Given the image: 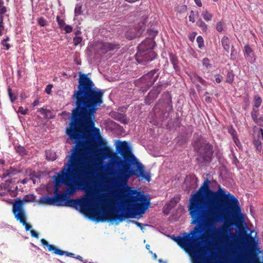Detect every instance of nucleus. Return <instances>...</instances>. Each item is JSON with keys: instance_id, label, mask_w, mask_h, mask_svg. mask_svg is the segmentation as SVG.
<instances>
[{"instance_id": "obj_1", "label": "nucleus", "mask_w": 263, "mask_h": 263, "mask_svg": "<svg viewBox=\"0 0 263 263\" xmlns=\"http://www.w3.org/2000/svg\"><path fill=\"white\" fill-rule=\"evenodd\" d=\"M210 181L206 179L196 193L191 195L189 212L191 224H196L183 237L173 236V239L191 255L196 257L194 263H202L206 254L199 245L202 233L206 228V236L219 242L229 241L228 231L224 227L213 229L215 223L227 220L230 215L237 217L241 213L238 199L230 193L226 194L221 189L217 191L210 187Z\"/></svg>"}, {"instance_id": "obj_2", "label": "nucleus", "mask_w": 263, "mask_h": 263, "mask_svg": "<svg viewBox=\"0 0 263 263\" xmlns=\"http://www.w3.org/2000/svg\"><path fill=\"white\" fill-rule=\"evenodd\" d=\"M104 91L96 86H78L74 91L72 99L75 107L71 110L69 127L66 134L74 140L75 145L65 167L55 178L56 185L62 183L67 185V195H72L79 187L88 189V179L92 174V167L84 162L86 147L82 141L83 135L94 130L99 135V129L95 126V114L98 106L103 103Z\"/></svg>"}, {"instance_id": "obj_3", "label": "nucleus", "mask_w": 263, "mask_h": 263, "mask_svg": "<svg viewBox=\"0 0 263 263\" xmlns=\"http://www.w3.org/2000/svg\"><path fill=\"white\" fill-rule=\"evenodd\" d=\"M116 151L123 157L124 161L108 147H104L102 152L105 157L112 159L118 166H122L118 172L109 173V180L112 185L120 189L116 198L122 207V212L118 213L116 209L111 206L107 210L102 208L103 214L101 220L103 222L106 220L121 222L125 218H134L137 215L144 214L151 204L149 198L143 193L133 190L127 185L129 179L133 176L141 177L149 182L150 173L145 172L144 166L132 154L126 141L119 142Z\"/></svg>"}, {"instance_id": "obj_4", "label": "nucleus", "mask_w": 263, "mask_h": 263, "mask_svg": "<svg viewBox=\"0 0 263 263\" xmlns=\"http://www.w3.org/2000/svg\"><path fill=\"white\" fill-rule=\"evenodd\" d=\"M84 191L86 192L85 196L77 199H70L65 194V199L60 201V206L72 207L77 210L80 208L81 212L89 216L93 215L98 206V204L94 203L93 200L95 190L92 187H88L84 188Z\"/></svg>"}, {"instance_id": "obj_5", "label": "nucleus", "mask_w": 263, "mask_h": 263, "mask_svg": "<svg viewBox=\"0 0 263 263\" xmlns=\"http://www.w3.org/2000/svg\"><path fill=\"white\" fill-rule=\"evenodd\" d=\"M155 42L152 38H146L138 46L136 60L139 63L152 61L156 58L157 54L152 50Z\"/></svg>"}, {"instance_id": "obj_6", "label": "nucleus", "mask_w": 263, "mask_h": 263, "mask_svg": "<svg viewBox=\"0 0 263 263\" xmlns=\"http://www.w3.org/2000/svg\"><path fill=\"white\" fill-rule=\"evenodd\" d=\"M193 147L199 156L197 160L201 163L211 161L214 153L213 145L205 139L201 138L199 141H195Z\"/></svg>"}, {"instance_id": "obj_7", "label": "nucleus", "mask_w": 263, "mask_h": 263, "mask_svg": "<svg viewBox=\"0 0 263 263\" xmlns=\"http://www.w3.org/2000/svg\"><path fill=\"white\" fill-rule=\"evenodd\" d=\"M158 71V69L152 70L140 79L138 84L143 92L146 91L156 81L159 77V74L157 73Z\"/></svg>"}, {"instance_id": "obj_8", "label": "nucleus", "mask_w": 263, "mask_h": 263, "mask_svg": "<svg viewBox=\"0 0 263 263\" xmlns=\"http://www.w3.org/2000/svg\"><path fill=\"white\" fill-rule=\"evenodd\" d=\"M21 204L22 203H20L17 205H14V213H13L15 218L25 226L26 231H29L31 230L32 226L26 221L25 212L22 209Z\"/></svg>"}, {"instance_id": "obj_9", "label": "nucleus", "mask_w": 263, "mask_h": 263, "mask_svg": "<svg viewBox=\"0 0 263 263\" xmlns=\"http://www.w3.org/2000/svg\"><path fill=\"white\" fill-rule=\"evenodd\" d=\"M55 194V197L46 196L41 197L39 199V202L47 205H56L60 206V201L65 199V194H58L56 191Z\"/></svg>"}, {"instance_id": "obj_10", "label": "nucleus", "mask_w": 263, "mask_h": 263, "mask_svg": "<svg viewBox=\"0 0 263 263\" xmlns=\"http://www.w3.org/2000/svg\"><path fill=\"white\" fill-rule=\"evenodd\" d=\"M41 242L43 246L47 247L49 251H53V253H54L56 255L62 256L65 254L67 256H71L73 258H74V254L72 253L65 252L64 251H62L59 249V248H57L56 247L49 244V243L44 238H42L41 240Z\"/></svg>"}, {"instance_id": "obj_11", "label": "nucleus", "mask_w": 263, "mask_h": 263, "mask_svg": "<svg viewBox=\"0 0 263 263\" xmlns=\"http://www.w3.org/2000/svg\"><path fill=\"white\" fill-rule=\"evenodd\" d=\"M120 48V44L117 43H110L109 42L102 43L101 44L100 49L102 53H105L108 51H113Z\"/></svg>"}, {"instance_id": "obj_12", "label": "nucleus", "mask_w": 263, "mask_h": 263, "mask_svg": "<svg viewBox=\"0 0 263 263\" xmlns=\"http://www.w3.org/2000/svg\"><path fill=\"white\" fill-rule=\"evenodd\" d=\"M34 196L33 195H25L23 200H21L20 198H17L15 200L14 203L13 204L12 207V212L14 213V205H17L20 203L21 204V208L23 210H24L23 208V205L25 202H32L34 200Z\"/></svg>"}, {"instance_id": "obj_13", "label": "nucleus", "mask_w": 263, "mask_h": 263, "mask_svg": "<svg viewBox=\"0 0 263 263\" xmlns=\"http://www.w3.org/2000/svg\"><path fill=\"white\" fill-rule=\"evenodd\" d=\"M143 27L144 24H142V27H141L138 31H136V29L135 28L129 29L125 34L126 38L129 40H132L135 37L140 36L142 33V31L144 30V28L142 29Z\"/></svg>"}, {"instance_id": "obj_14", "label": "nucleus", "mask_w": 263, "mask_h": 263, "mask_svg": "<svg viewBox=\"0 0 263 263\" xmlns=\"http://www.w3.org/2000/svg\"><path fill=\"white\" fill-rule=\"evenodd\" d=\"M260 139H263V129L262 128H260L258 133V139H254L253 141V143L256 147V148L258 151H260L261 150V142Z\"/></svg>"}, {"instance_id": "obj_15", "label": "nucleus", "mask_w": 263, "mask_h": 263, "mask_svg": "<svg viewBox=\"0 0 263 263\" xmlns=\"http://www.w3.org/2000/svg\"><path fill=\"white\" fill-rule=\"evenodd\" d=\"M221 44L223 49L227 52L229 53L231 48L230 39L227 36H224L221 39Z\"/></svg>"}, {"instance_id": "obj_16", "label": "nucleus", "mask_w": 263, "mask_h": 263, "mask_svg": "<svg viewBox=\"0 0 263 263\" xmlns=\"http://www.w3.org/2000/svg\"><path fill=\"white\" fill-rule=\"evenodd\" d=\"M161 89V86L160 85L158 86L156 88H154L153 90L148 93L149 97L153 99H156L159 95Z\"/></svg>"}, {"instance_id": "obj_17", "label": "nucleus", "mask_w": 263, "mask_h": 263, "mask_svg": "<svg viewBox=\"0 0 263 263\" xmlns=\"http://www.w3.org/2000/svg\"><path fill=\"white\" fill-rule=\"evenodd\" d=\"M17 172V170L13 168L12 167H10L9 169L6 170L4 171L2 175V178L4 179L8 177L11 176L12 175L16 174Z\"/></svg>"}, {"instance_id": "obj_18", "label": "nucleus", "mask_w": 263, "mask_h": 263, "mask_svg": "<svg viewBox=\"0 0 263 263\" xmlns=\"http://www.w3.org/2000/svg\"><path fill=\"white\" fill-rule=\"evenodd\" d=\"M10 39L8 36H6V38L2 40L1 42V46L3 47V49L6 50H8L10 49L11 46L9 43Z\"/></svg>"}, {"instance_id": "obj_19", "label": "nucleus", "mask_w": 263, "mask_h": 263, "mask_svg": "<svg viewBox=\"0 0 263 263\" xmlns=\"http://www.w3.org/2000/svg\"><path fill=\"white\" fill-rule=\"evenodd\" d=\"M245 57L247 59L251 58L254 55L253 51L250 46L248 45H246L244 47Z\"/></svg>"}, {"instance_id": "obj_20", "label": "nucleus", "mask_w": 263, "mask_h": 263, "mask_svg": "<svg viewBox=\"0 0 263 263\" xmlns=\"http://www.w3.org/2000/svg\"><path fill=\"white\" fill-rule=\"evenodd\" d=\"M254 105L253 107L258 108L261 104L262 99L261 98L258 96H255L253 99Z\"/></svg>"}, {"instance_id": "obj_21", "label": "nucleus", "mask_w": 263, "mask_h": 263, "mask_svg": "<svg viewBox=\"0 0 263 263\" xmlns=\"http://www.w3.org/2000/svg\"><path fill=\"white\" fill-rule=\"evenodd\" d=\"M248 257L252 260V263H263V261H261L259 260L258 257L256 255V254L250 251V254L248 256Z\"/></svg>"}, {"instance_id": "obj_22", "label": "nucleus", "mask_w": 263, "mask_h": 263, "mask_svg": "<svg viewBox=\"0 0 263 263\" xmlns=\"http://www.w3.org/2000/svg\"><path fill=\"white\" fill-rule=\"evenodd\" d=\"M170 59L171 63L173 64V67L175 69H177L178 67V59L176 56L171 53L170 54Z\"/></svg>"}, {"instance_id": "obj_23", "label": "nucleus", "mask_w": 263, "mask_h": 263, "mask_svg": "<svg viewBox=\"0 0 263 263\" xmlns=\"http://www.w3.org/2000/svg\"><path fill=\"white\" fill-rule=\"evenodd\" d=\"M234 77L235 75L232 70L228 71L226 76V82L230 84L232 83L234 80Z\"/></svg>"}, {"instance_id": "obj_24", "label": "nucleus", "mask_w": 263, "mask_h": 263, "mask_svg": "<svg viewBox=\"0 0 263 263\" xmlns=\"http://www.w3.org/2000/svg\"><path fill=\"white\" fill-rule=\"evenodd\" d=\"M15 149L17 153H18L21 156H24L27 154L26 149L22 146H15Z\"/></svg>"}, {"instance_id": "obj_25", "label": "nucleus", "mask_w": 263, "mask_h": 263, "mask_svg": "<svg viewBox=\"0 0 263 263\" xmlns=\"http://www.w3.org/2000/svg\"><path fill=\"white\" fill-rule=\"evenodd\" d=\"M201 15L204 20L207 22L211 21L213 17V15L207 10L203 11L201 13Z\"/></svg>"}, {"instance_id": "obj_26", "label": "nucleus", "mask_w": 263, "mask_h": 263, "mask_svg": "<svg viewBox=\"0 0 263 263\" xmlns=\"http://www.w3.org/2000/svg\"><path fill=\"white\" fill-rule=\"evenodd\" d=\"M9 97L12 103H14L17 99L16 95H14L12 92V89L9 86L7 88Z\"/></svg>"}, {"instance_id": "obj_27", "label": "nucleus", "mask_w": 263, "mask_h": 263, "mask_svg": "<svg viewBox=\"0 0 263 263\" xmlns=\"http://www.w3.org/2000/svg\"><path fill=\"white\" fill-rule=\"evenodd\" d=\"M197 25L202 31L206 32L208 29L207 25L201 19L199 18L197 22Z\"/></svg>"}, {"instance_id": "obj_28", "label": "nucleus", "mask_w": 263, "mask_h": 263, "mask_svg": "<svg viewBox=\"0 0 263 263\" xmlns=\"http://www.w3.org/2000/svg\"><path fill=\"white\" fill-rule=\"evenodd\" d=\"M251 117L253 121L257 120V117L259 115V110L258 108L253 107L252 110L251 112Z\"/></svg>"}, {"instance_id": "obj_29", "label": "nucleus", "mask_w": 263, "mask_h": 263, "mask_svg": "<svg viewBox=\"0 0 263 263\" xmlns=\"http://www.w3.org/2000/svg\"><path fill=\"white\" fill-rule=\"evenodd\" d=\"M82 4L79 3L77 4L75 9H74V14L76 16H78L81 14L82 13Z\"/></svg>"}, {"instance_id": "obj_30", "label": "nucleus", "mask_w": 263, "mask_h": 263, "mask_svg": "<svg viewBox=\"0 0 263 263\" xmlns=\"http://www.w3.org/2000/svg\"><path fill=\"white\" fill-rule=\"evenodd\" d=\"M37 21L38 24L42 27H45L47 26L48 24L47 20L43 17H38Z\"/></svg>"}, {"instance_id": "obj_31", "label": "nucleus", "mask_w": 263, "mask_h": 263, "mask_svg": "<svg viewBox=\"0 0 263 263\" xmlns=\"http://www.w3.org/2000/svg\"><path fill=\"white\" fill-rule=\"evenodd\" d=\"M57 21L60 29H62L65 25V22L64 20L61 19L59 16L56 17Z\"/></svg>"}, {"instance_id": "obj_32", "label": "nucleus", "mask_w": 263, "mask_h": 263, "mask_svg": "<svg viewBox=\"0 0 263 263\" xmlns=\"http://www.w3.org/2000/svg\"><path fill=\"white\" fill-rule=\"evenodd\" d=\"M196 41L198 44L199 48L201 49L204 46V41L202 37L201 36H198L196 39Z\"/></svg>"}, {"instance_id": "obj_33", "label": "nucleus", "mask_w": 263, "mask_h": 263, "mask_svg": "<svg viewBox=\"0 0 263 263\" xmlns=\"http://www.w3.org/2000/svg\"><path fill=\"white\" fill-rule=\"evenodd\" d=\"M202 63L203 65L206 68L211 67V64L210 63V60L207 58H204L202 61Z\"/></svg>"}, {"instance_id": "obj_34", "label": "nucleus", "mask_w": 263, "mask_h": 263, "mask_svg": "<svg viewBox=\"0 0 263 263\" xmlns=\"http://www.w3.org/2000/svg\"><path fill=\"white\" fill-rule=\"evenodd\" d=\"M8 11V9L4 6V4H0V14H5Z\"/></svg>"}, {"instance_id": "obj_35", "label": "nucleus", "mask_w": 263, "mask_h": 263, "mask_svg": "<svg viewBox=\"0 0 263 263\" xmlns=\"http://www.w3.org/2000/svg\"><path fill=\"white\" fill-rule=\"evenodd\" d=\"M82 41V37L81 36H75L73 39V42L74 46L78 45Z\"/></svg>"}, {"instance_id": "obj_36", "label": "nucleus", "mask_w": 263, "mask_h": 263, "mask_svg": "<svg viewBox=\"0 0 263 263\" xmlns=\"http://www.w3.org/2000/svg\"><path fill=\"white\" fill-rule=\"evenodd\" d=\"M18 112L19 113H21L23 115H25L27 114V113L28 112V109L27 108H24L22 106H20L18 108Z\"/></svg>"}, {"instance_id": "obj_37", "label": "nucleus", "mask_w": 263, "mask_h": 263, "mask_svg": "<svg viewBox=\"0 0 263 263\" xmlns=\"http://www.w3.org/2000/svg\"><path fill=\"white\" fill-rule=\"evenodd\" d=\"M236 55H237V51L234 48V47L232 46V48H231V59L232 60H235Z\"/></svg>"}, {"instance_id": "obj_38", "label": "nucleus", "mask_w": 263, "mask_h": 263, "mask_svg": "<svg viewBox=\"0 0 263 263\" xmlns=\"http://www.w3.org/2000/svg\"><path fill=\"white\" fill-rule=\"evenodd\" d=\"M257 125L263 127V116H261L257 118L256 120L254 121Z\"/></svg>"}, {"instance_id": "obj_39", "label": "nucleus", "mask_w": 263, "mask_h": 263, "mask_svg": "<svg viewBox=\"0 0 263 263\" xmlns=\"http://www.w3.org/2000/svg\"><path fill=\"white\" fill-rule=\"evenodd\" d=\"M233 141L235 143V144H236V145L238 147V148H240V147H241V143L239 141V140L238 139V137L236 136V137H235L233 138Z\"/></svg>"}, {"instance_id": "obj_40", "label": "nucleus", "mask_w": 263, "mask_h": 263, "mask_svg": "<svg viewBox=\"0 0 263 263\" xmlns=\"http://www.w3.org/2000/svg\"><path fill=\"white\" fill-rule=\"evenodd\" d=\"M73 28L70 25H66L64 27V30L65 33H69L72 32Z\"/></svg>"}, {"instance_id": "obj_41", "label": "nucleus", "mask_w": 263, "mask_h": 263, "mask_svg": "<svg viewBox=\"0 0 263 263\" xmlns=\"http://www.w3.org/2000/svg\"><path fill=\"white\" fill-rule=\"evenodd\" d=\"M216 30L218 32H221L223 30V25L221 22H218L216 24Z\"/></svg>"}, {"instance_id": "obj_42", "label": "nucleus", "mask_w": 263, "mask_h": 263, "mask_svg": "<svg viewBox=\"0 0 263 263\" xmlns=\"http://www.w3.org/2000/svg\"><path fill=\"white\" fill-rule=\"evenodd\" d=\"M189 21L190 22H192V23H194L195 21V13H194V11H193V10H192L190 12V14L189 15Z\"/></svg>"}, {"instance_id": "obj_43", "label": "nucleus", "mask_w": 263, "mask_h": 263, "mask_svg": "<svg viewBox=\"0 0 263 263\" xmlns=\"http://www.w3.org/2000/svg\"><path fill=\"white\" fill-rule=\"evenodd\" d=\"M53 86L52 84H48L45 90V91L46 93H47L48 95H50L51 92V89L52 88Z\"/></svg>"}, {"instance_id": "obj_44", "label": "nucleus", "mask_w": 263, "mask_h": 263, "mask_svg": "<svg viewBox=\"0 0 263 263\" xmlns=\"http://www.w3.org/2000/svg\"><path fill=\"white\" fill-rule=\"evenodd\" d=\"M187 10V6L186 5H182L179 8L178 11L179 13H184Z\"/></svg>"}, {"instance_id": "obj_45", "label": "nucleus", "mask_w": 263, "mask_h": 263, "mask_svg": "<svg viewBox=\"0 0 263 263\" xmlns=\"http://www.w3.org/2000/svg\"><path fill=\"white\" fill-rule=\"evenodd\" d=\"M196 78L198 80V81L203 85H206L207 82L203 79L201 77L199 76H196Z\"/></svg>"}, {"instance_id": "obj_46", "label": "nucleus", "mask_w": 263, "mask_h": 263, "mask_svg": "<svg viewBox=\"0 0 263 263\" xmlns=\"http://www.w3.org/2000/svg\"><path fill=\"white\" fill-rule=\"evenodd\" d=\"M215 81L217 83H220L222 81L223 77L221 76H220V74H216L215 76Z\"/></svg>"}, {"instance_id": "obj_47", "label": "nucleus", "mask_w": 263, "mask_h": 263, "mask_svg": "<svg viewBox=\"0 0 263 263\" xmlns=\"http://www.w3.org/2000/svg\"><path fill=\"white\" fill-rule=\"evenodd\" d=\"M37 111L41 112L42 114L46 115L47 116V113L49 112L50 110H47L44 108H40L37 110Z\"/></svg>"}, {"instance_id": "obj_48", "label": "nucleus", "mask_w": 263, "mask_h": 263, "mask_svg": "<svg viewBox=\"0 0 263 263\" xmlns=\"http://www.w3.org/2000/svg\"><path fill=\"white\" fill-rule=\"evenodd\" d=\"M229 133L232 136V138H233L237 136V133L235 130V129L233 128L230 129L229 130Z\"/></svg>"}, {"instance_id": "obj_49", "label": "nucleus", "mask_w": 263, "mask_h": 263, "mask_svg": "<svg viewBox=\"0 0 263 263\" xmlns=\"http://www.w3.org/2000/svg\"><path fill=\"white\" fill-rule=\"evenodd\" d=\"M32 237L38 238L39 236V234L33 230H31L30 231Z\"/></svg>"}, {"instance_id": "obj_50", "label": "nucleus", "mask_w": 263, "mask_h": 263, "mask_svg": "<svg viewBox=\"0 0 263 263\" xmlns=\"http://www.w3.org/2000/svg\"><path fill=\"white\" fill-rule=\"evenodd\" d=\"M130 222L136 224L138 227H140L141 229H142V224L135 220H130Z\"/></svg>"}, {"instance_id": "obj_51", "label": "nucleus", "mask_w": 263, "mask_h": 263, "mask_svg": "<svg viewBox=\"0 0 263 263\" xmlns=\"http://www.w3.org/2000/svg\"><path fill=\"white\" fill-rule=\"evenodd\" d=\"M5 26L4 24H0V35L2 36L4 34Z\"/></svg>"}, {"instance_id": "obj_52", "label": "nucleus", "mask_w": 263, "mask_h": 263, "mask_svg": "<svg viewBox=\"0 0 263 263\" xmlns=\"http://www.w3.org/2000/svg\"><path fill=\"white\" fill-rule=\"evenodd\" d=\"M195 3L199 7H202V4L201 1V0H194Z\"/></svg>"}, {"instance_id": "obj_53", "label": "nucleus", "mask_w": 263, "mask_h": 263, "mask_svg": "<svg viewBox=\"0 0 263 263\" xmlns=\"http://www.w3.org/2000/svg\"><path fill=\"white\" fill-rule=\"evenodd\" d=\"M149 31L150 32V33L153 36H155L158 33L157 31H155V30H149Z\"/></svg>"}, {"instance_id": "obj_54", "label": "nucleus", "mask_w": 263, "mask_h": 263, "mask_svg": "<svg viewBox=\"0 0 263 263\" xmlns=\"http://www.w3.org/2000/svg\"><path fill=\"white\" fill-rule=\"evenodd\" d=\"M4 14H0V24H4Z\"/></svg>"}, {"instance_id": "obj_55", "label": "nucleus", "mask_w": 263, "mask_h": 263, "mask_svg": "<svg viewBox=\"0 0 263 263\" xmlns=\"http://www.w3.org/2000/svg\"><path fill=\"white\" fill-rule=\"evenodd\" d=\"M39 104V101L38 99H36L32 103L33 106H37Z\"/></svg>"}, {"instance_id": "obj_56", "label": "nucleus", "mask_w": 263, "mask_h": 263, "mask_svg": "<svg viewBox=\"0 0 263 263\" xmlns=\"http://www.w3.org/2000/svg\"><path fill=\"white\" fill-rule=\"evenodd\" d=\"M205 101L207 103H211V101H212V98L210 97H206L205 98Z\"/></svg>"}, {"instance_id": "obj_57", "label": "nucleus", "mask_w": 263, "mask_h": 263, "mask_svg": "<svg viewBox=\"0 0 263 263\" xmlns=\"http://www.w3.org/2000/svg\"><path fill=\"white\" fill-rule=\"evenodd\" d=\"M0 164L5 166L6 164V161L2 158H0Z\"/></svg>"}, {"instance_id": "obj_58", "label": "nucleus", "mask_w": 263, "mask_h": 263, "mask_svg": "<svg viewBox=\"0 0 263 263\" xmlns=\"http://www.w3.org/2000/svg\"><path fill=\"white\" fill-rule=\"evenodd\" d=\"M149 252L151 254H153V258H154V259H156L157 258V256L156 254H155V253H153L152 251H149Z\"/></svg>"}, {"instance_id": "obj_59", "label": "nucleus", "mask_w": 263, "mask_h": 263, "mask_svg": "<svg viewBox=\"0 0 263 263\" xmlns=\"http://www.w3.org/2000/svg\"><path fill=\"white\" fill-rule=\"evenodd\" d=\"M12 182V179H8V180H6V181H5V183L6 184H8V185L9 184L11 183Z\"/></svg>"}, {"instance_id": "obj_60", "label": "nucleus", "mask_w": 263, "mask_h": 263, "mask_svg": "<svg viewBox=\"0 0 263 263\" xmlns=\"http://www.w3.org/2000/svg\"><path fill=\"white\" fill-rule=\"evenodd\" d=\"M46 157H47V159L49 160H54L55 159V158L54 157L52 158L50 157L48 155V154H47Z\"/></svg>"}, {"instance_id": "obj_61", "label": "nucleus", "mask_w": 263, "mask_h": 263, "mask_svg": "<svg viewBox=\"0 0 263 263\" xmlns=\"http://www.w3.org/2000/svg\"><path fill=\"white\" fill-rule=\"evenodd\" d=\"M99 200L102 202V203H106V200H105V199L104 198V199H102L101 198H99Z\"/></svg>"}, {"instance_id": "obj_62", "label": "nucleus", "mask_w": 263, "mask_h": 263, "mask_svg": "<svg viewBox=\"0 0 263 263\" xmlns=\"http://www.w3.org/2000/svg\"><path fill=\"white\" fill-rule=\"evenodd\" d=\"M168 105L170 108V109L171 110L172 109V101L170 100V102L168 103Z\"/></svg>"}, {"instance_id": "obj_63", "label": "nucleus", "mask_w": 263, "mask_h": 263, "mask_svg": "<svg viewBox=\"0 0 263 263\" xmlns=\"http://www.w3.org/2000/svg\"><path fill=\"white\" fill-rule=\"evenodd\" d=\"M145 248L147 250H149V251H150L149 249H150V246L149 245H146L145 246Z\"/></svg>"}, {"instance_id": "obj_64", "label": "nucleus", "mask_w": 263, "mask_h": 263, "mask_svg": "<svg viewBox=\"0 0 263 263\" xmlns=\"http://www.w3.org/2000/svg\"><path fill=\"white\" fill-rule=\"evenodd\" d=\"M76 258L80 260H82V257L79 255L76 257Z\"/></svg>"}]
</instances>
